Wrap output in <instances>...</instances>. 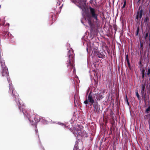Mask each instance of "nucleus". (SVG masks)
I'll return each mask as SVG.
<instances>
[{
  "label": "nucleus",
  "instance_id": "obj_1",
  "mask_svg": "<svg viewBox=\"0 0 150 150\" xmlns=\"http://www.w3.org/2000/svg\"><path fill=\"white\" fill-rule=\"evenodd\" d=\"M90 13L86 16V19L91 28V31L97 30L100 26V21L98 18V14L95 8L90 6Z\"/></svg>",
  "mask_w": 150,
  "mask_h": 150
},
{
  "label": "nucleus",
  "instance_id": "obj_2",
  "mask_svg": "<svg viewBox=\"0 0 150 150\" xmlns=\"http://www.w3.org/2000/svg\"><path fill=\"white\" fill-rule=\"evenodd\" d=\"M9 93L12 97L13 99L16 102L20 111H22L24 115H27V116L28 117L30 116V115H29L27 111H25L24 105L21 103V100L19 99V95L15 90L11 83L9 84Z\"/></svg>",
  "mask_w": 150,
  "mask_h": 150
},
{
  "label": "nucleus",
  "instance_id": "obj_3",
  "mask_svg": "<svg viewBox=\"0 0 150 150\" xmlns=\"http://www.w3.org/2000/svg\"><path fill=\"white\" fill-rule=\"evenodd\" d=\"M68 60L67 61V66L71 71L72 69L74 68V54H73V51L69 50L68 51Z\"/></svg>",
  "mask_w": 150,
  "mask_h": 150
},
{
  "label": "nucleus",
  "instance_id": "obj_4",
  "mask_svg": "<svg viewBox=\"0 0 150 150\" xmlns=\"http://www.w3.org/2000/svg\"><path fill=\"white\" fill-rule=\"evenodd\" d=\"M73 132L75 136H82L87 137V134L85 131H83V126L81 125H78L73 127Z\"/></svg>",
  "mask_w": 150,
  "mask_h": 150
},
{
  "label": "nucleus",
  "instance_id": "obj_5",
  "mask_svg": "<svg viewBox=\"0 0 150 150\" xmlns=\"http://www.w3.org/2000/svg\"><path fill=\"white\" fill-rule=\"evenodd\" d=\"M0 56H1V55H0ZM0 63L1 68V73L2 76H3L6 77L8 81H9V80L8 78V77L9 76L8 69L5 65L4 60L2 58H1V56H0Z\"/></svg>",
  "mask_w": 150,
  "mask_h": 150
},
{
  "label": "nucleus",
  "instance_id": "obj_6",
  "mask_svg": "<svg viewBox=\"0 0 150 150\" xmlns=\"http://www.w3.org/2000/svg\"><path fill=\"white\" fill-rule=\"evenodd\" d=\"M5 22L4 21H2L1 23V19H0V33L6 34H7L8 27L9 26V24H8V27H7V25H4Z\"/></svg>",
  "mask_w": 150,
  "mask_h": 150
},
{
  "label": "nucleus",
  "instance_id": "obj_7",
  "mask_svg": "<svg viewBox=\"0 0 150 150\" xmlns=\"http://www.w3.org/2000/svg\"><path fill=\"white\" fill-rule=\"evenodd\" d=\"M92 92L91 91L89 94L87 99L86 98V100L84 101V103L86 104H87L88 103V102L90 103V105H92L94 103V99L92 95Z\"/></svg>",
  "mask_w": 150,
  "mask_h": 150
},
{
  "label": "nucleus",
  "instance_id": "obj_8",
  "mask_svg": "<svg viewBox=\"0 0 150 150\" xmlns=\"http://www.w3.org/2000/svg\"><path fill=\"white\" fill-rule=\"evenodd\" d=\"M104 93L103 92H100L99 93H98L94 94L93 97L94 99H95V102L97 101H99L102 99L104 97Z\"/></svg>",
  "mask_w": 150,
  "mask_h": 150
},
{
  "label": "nucleus",
  "instance_id": "obj_9",
  "mask_svg": "<svg viewBox=\"0 0 150 150\" xmlns=\"http://www.w3.org/2000/svg\"><path fill=\"white\" fill-rule=\"evenodd\" d=\"M93 106L94 108L93 111L96 113L98 114L100 112V106L98 104L97 101L94 102Z\"/></svg>",
  "mask_w": 150,
  "mask_h": 150
},
{
  "label": "nucleus",
  "instance_id": "obj_10",
  "mask_svg": "<svg viewBox=\"0 0 150 150\" xmlns=\"http://www.w3.org/2000/svg\"><path fill=\"white\" fill-rule=\"evenodd\" d=\"M94 50V53L95 56L99 58L104 59L105 57V55L102 52L96 51Z\"/></svg>",
  "mask_w": 150,
  "mask_h": 150
},
{
  "label": "nucleus",
  "instance_id": "obj_11",
  "mask_svg": "<svg viewBox=\"0 0 150 150\" xmlns=\"http://www.w3.org/2000/svg\"><path fill=\"white\" fill-rule=\"evenodd\" d=\"M140 6L139 7V10L137 11V14L136 16V18L137 20L141 18L143 13L144 10L142 9L140 10Z\"/></svg>",
  "mask_w": 150,
  "mask_h": 150
},
{
  "label": "nucleus",
  "instance_id": "obj_12",
  "mask_svg": "<svg viewBox=\"0 0 150 150\" xmlns=\"http://www.w3.org/2000/svg\"><path fill=\"white\" fill-rule=\"evenodd\" d=\"M143 42L141 41H140V46H139V49L140 52L142 53L143 52Z\"/></svg>",
  "mask_w": 150,
  "mask_h": 150
},
{
  "label": "nucleus",
  "instance_id": "obj_13",
  "mask_svg": "<svg viewBox=\"0 0 150 150\" xmlns=\"http://www.w3.org/2000/svg\"><path fill=\"white\" fill-rule=\"evenodd\" d=\"M40 117L38 115H36L34 118V120L36 123L39 122L40 120Z\"/></svg>",
  "mask_w": 150,
  "mask_h": 150
},
{
  "label": "nucleus",
  "instance_id": "obj_14",
  "mask_svg": "<svg viewBox=\"0 0 150 150\" xmlns=\"http://www.w3.org/2000/svg\"><path fill=\"white\" fill-rule=\"evenodd\" d=\"M143 66V65L142 64V59H140V61L138 63V67L139 68H142V67Z\"/></svg>",
  "mask_w": 150,
  "mask_h": 150
},
{
  "label": "nucleus",
  "instance_id": "obj_15",
  "mask_svg": "<svg viewBox=\"0 0 150 150\" xmlns=\"http://www.w3.org/2000/svg\"><path fill=\"white\" fill-rule=\"evenodd\" d=\"M142 71H141V72L142 73V79H144V75H145V69H144V67H142L141 69Z\"/></svg>",
  "mask_w": 150,
  "mask_h": 150
},
{
  "label": "nucleus",
  "instance_id": "obj_16",
  "mask_svg": "<svg viewBox=\"0 0 150 150\" xmlns=\"http://www.w3.org/2000/svg\"><path fill=\"white\" fill-rule=\"evenodd\" d=\"M145 88V85H142V91H141V93H142L143 94L144 93Z\"/></svg>",
  "mask_w": 150,
  "mask_h": 150
},
{
  "label": "nucleus",
  "instance_id": "obj_17",
  "mask_svg": "<svg viewBox=\"0 0 150 150\" xmlns=\"http://www.w3.org/2000/svg\"><path fill=\"white\" fill-rule=\"evenodd\" d=\"M149 19L148 17L146 16L145 19L144 20V21L145 23L148 22L149 21Z\"/></svg>",
  "mask_w": 150,
  "mask_h": 150
},
{
  "label": "nucleus",
  "instance_id": "obj_18",
  "mask_svg": "<svg viewBox=\"0 0 150 150\" xmlns=\"http://www.w3.org/2000/svg\"><path fill=\"white\" fill-rule=\"evenodd\" d=\"M139 26H138L137 28V30L136 31V35L137 36L138 35V33L139 32Z\"/></svg>",
  "mask_w": 150,
  "mask_h": 150
},
{
  "label": "nucleus",
  "instance_id": "obj_19",
  "mask_svg": "<svg viewBox=\"0 0 150 150\" xmlns=\"http://www.w3.org/2000/svg\"><path fill=\"white\" fill-rule=\"evenodd\" d=\"M126 60L127 61V63L129 62V60L128 57V55L127 54L126 55Z\"/></svg>",
  "mask_w": 150,
  "mask_h": 150
},
{
  "label": "nucleus",
  "instance_id": "obj_20",
  "mask_svg": "<svg viewBox=\"0 0 150 150\" xmlns=\"http://www.w3.org/2000/svg\"><path fill=\"white\" fill-rule=\"evenodd\" d=\"M150 110V106H149L146 110V112L148 113Z\"/></svg>",
  "mask_w": 150,
  "mask_h": 150
},
{
  "label": "nucleus",
  "instance_id": "obj_21",
  "mask_svg": "<svg viewBox=\"0 0 150 150\" xmlns=\"http://www.w3.org/2000/svg\"><path fill=\"white\" fill-rule=\"evenodd\" d=\"M136 95L138 98V99L140 100V98L139 96L138 93V92L137 91L136 92Z\"/></svg>",
  "mask_w": 150,
  "mask_h": 150
},
{
  "label": "nucleus",
  "instance_id": "obj_22",
  "mask_svg": "<svg viewBox=\"0 0 150 150\" xmlns=\"http://www.w3.org/2000/svg\"><path fill=\"white\" fill-rule=\"evenodd\" d=\"M126 0H125L123 5V6L122 7V8H124L125 7V5H126Z\"/></svg>",
  "mask_w": 150,
  "mask_h": 150
},
{
  "label": "nucleus",
  "instance_id": "obj_23",
  "mask_svg": "<svg viewBox=\"0 0 150 150\" xmlns=\"http://www.w3.org/2000/svg\"><path fill=\"white\" fill-rule=\"evenodd\" d=\"M64 127H67L69 129L71 130V127H69V125H64Z\"/></svg>",
  "mask_w": 150,
  "mask_h": 150
},
{
  "label": "nucleus",
  "instance_id": "obj_24",
  "mask_svg": "<svg viewBox=\"0 0 150 150\" xmlns=\"http://www.w3.org/2000/svg\"><path fill=\"white\" fill-rule=\"evenodd\" d=\"M125 101H126V102H127V104H128V105H129V103L128 102V99H127V96L126 95V98L125 99Z\"/></svg>",
  "mask_w": 150,
  "mask_h": 150
},
{
  "label": "nucleus",
  "instance_id": "obj_25",
  "mask_svg": "<svg viewBox=\"0 0 150 150\" xmlns=\"http://www.w3.org/2000/svg\"><path fill=\"white\" fill-rule=\"evenodd\" d=\"M127 63V64H128V65L129 68V69H131V65H130V63H129V62H128V63Z\"/></svg>",
  "mask_w": 150,
  "mask_h": 150
},
{
  "label": "nucleus",
  "instance_id": "obj_26",
  "mask_svg": "<svg viewBox=\"0 0 150 150\" xmlns=\"http://www.w3.org/2000/svg\"><path fill=\"white\" fill-rule=\"evenodd\" d=\"M35 131L36 132V133H37L38 132V130L37 129V125H35Z\"/></svg>",
  "mask_w": 150,
  "mask_h": 150
},
{
  "label": "nucleus",
  "instance_id": "obj_27",
  "mask_svg": "<svg viewBox=\"0 0 150 150\" xmlns=\"http://www.w3.org/2000/svg\"><path fill=\"white\" fill-rule=\"evenodd\" d=\"M148 33H146V34H145V39H146L147 38L148 36Z\"/></svg>",
  "mask_w": 150,
  "mask_h": 150
},
{
  "label": "nucleus",
  "instance_id": "obj_28",
  "mask_svg": "<svg viewBox=\"0 0 150 150\" xmlns=\"http://www.w3.org/2000/svg\"><path fill=\"white\" fill-rule=\"evenodd\" d=\"M110 116L111 117L112 115V114H113V112L112 110L110 111Z\"/></svg>",
  "mask_w": 150,
  "mask_h": 150
},
{
  "label": "nucleus",
  "instance_id": "obj_29",
  "mask_svg": "<svg viewBox=\"0 0 150 150\" xmlns=\"http://www.w3.org/2000/svg\"><path fill=\"white\" fill-rule=\"evenodd\" d=\"M150 74V69H148L147 74V75H149Z\"/></svg>",
  "mask_w": 150,
  "mask_h": 150
},
{
  "label": "nucleus",
  "instance_id": "obj_30",
  "mask_svg": "<svg viewBox=\"0 0 150 150\" xmlns=\"http://www.w3.org/2000/svg\"><path fill=\"white\" fill-rule=\"evenodd\" d=\"M31 122V123L32 125H34L35 126V125H36L35 123V122L33 121H32L31 122Z\"/></svg>",
  "mask_w": 150,
  "mask_h": 150
},
{
  "label": "nucleus",
  "instance_id": "obj_31",
  "mask_svg": "<svg viewBox=\"0 0 150 150\" xmlns=\"http://www.w3.org/2000/svg\"><path fill=\"white\" fill-rule=\"evenodd\" d=\"M98 48L97 47H96V48H94V49H93V52H94V50H96V51H98L97 50H98Z\"/></svg>",
  "mask_w": 150,
  "mask_h": 150
},
{
  "label": "nucleus",
  "instance_id": "obj_32",
  "mask_svg": "<svg viewBox=\"0 0 150 150\" xmlns=\"http://www.w3.org/2000/svg\"><path fill=\"white\" fill-rule=\"evenodd\" d=\"M149 88H150V82L149 83Z\"/></svg>",
  "mask_w": 150,
  "mask_h": 150
},
{
  "label": "nucleus",
  "instance_id": "obj_33",
  "mask_svg": "<svg viewBox=\"0 0 150 150\" xmlns=\"http://www.w3.org/2000/svg\"><path fill=\"white\" fill-rule=\"evenodd\" d=\"M59 124L61 125H64L63 123H60V124Z\"/></svg>",
  "mask_w": 150,
  "mask_h": 150
},
{
  "label": "nucleus",
  "instance_id": "obj_34",
  "mask_svg": "<svg viewBox=\"0 0 150 150\" xmlns=\"http://www.w3.org/2000/svg\"><path fill=\"white\" fill-rule=\"evenodd\" d=\"M149 40H150V33L149 34Z\"/></svg>",
  "mask_w": 150,
  "mask_h": 150
},
{
  "label": "nucleus",
  "instance_id": "obj_35",
  "mask_svg": "<svg viewBox=\"0 0 150 150\" xmlns=\"http://www.w3.org/2000/svg\"><path fill=\"white\" fill-rule=\"evenodd\" d=\"M76 150H81L79 149H77Z\"/></svg>",
  "mask_w": 150,
  "mask_h": 150
},
{
  "label": "nucleus",
  "instance_id": "obj_36",
  "mask_svg": "<svg viewBox=\"0 0 150 150\" xmlns=\"http://www.w3.org/2000/svg\"><path fill=\"white\" fill-rule=\"evenodd\" d=\"M74 70H75V68H74Z\"/></svg>",
  "mask_w": 150,
  "mask_h": 150
},
{
  "label": "nucleus",
  "instance_id": "obj_37",
  "mask_svg": "<svg viewBox=\"0 0 150 150\" xmlns=\"http://www.w3.org/2000/svg\"><path fill=\"white\" fill-rule=\"evenodd\" d=\"M149 47H150V44H149Z\"/></svg>",
  "mask_w": 150,
  "mask_h": 150
},
{
  "label": "nucleus",
  "instance_id": "obj_38",
  "mask_svg": "<svg viewBox=\"0 0 150 150\" xmlns=\"http://www.w3.org/2000/svg\"><path fill=\"white\" fill-rule=\"evenodd\" d=\"M141 0H139V1H140Z\"/></svg>",
  "mask_w": 150,
  "mask_h": 150
},
{
  "label": "nucleus",
  "instance_id": "obj_39",
  "mask_svg": "<svg viewBox=\"0 0 150 150\" xmlns=\"http://www.w3.org/2000/svg\"><path fill=\"white\" fill-rule=\"evenodd\" d=\"M147 150H148V149H147Z\"/></svg>",
  "mask_w": 150,
  "mask_h": 150
}]
</instances>
